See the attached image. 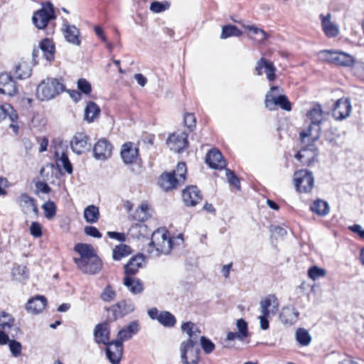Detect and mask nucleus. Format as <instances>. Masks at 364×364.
<instances>
[{"instance_id": "f257e3e1", "label": "nucleus", "mask_w": 364, "mask_h": 364, "mask_svg": "<svg viewBox=\"0 0 364 364\" xmlns=\"http://www.w3.org/2000/svg\"><path fill=\"white\" fill-rule=\"evenodd\" d=\"M74 249L80 255L79 258L74 259L75 262L82 272L95 274L100 271L102 262L91 245L79 243Z\"/></svg>"}, {"instance_id": "f03ea898", "label": "nucleus", "mask_w": 364, "mask_h": 364, "mask_svg": "<svg viewBox=\"0 0 364 364\" xmlns=\"http://www.w3.org/2000/svg\"><path fill=\"white\" fill-rule=\"evenodd\" d=\"M171 249L172 242L168 232L164 230H157L153 232L151 240L145 247V251L151 256L156 257L168 254Z\"/></svg>"}, {"instance_id": "7ed1b4c3", "label": "nucleus", "mask_w": 364, "mask_h": 364, "mask_svg": "<svg viewBox=\"0 0 364 364\" xmlns=\"http://www.w3.org/2000/svg\"><path fill=\"white\" fill-rule=\"evenodd\" d=\"M328 113H324L321 105L315 104L307 112L306 117L311 121L307 130L302 131L300 132V137L301 140H304L306 137L311 136L312 140L315 141L319 137L321 132V123L325 119Z\"/></svg>"}, {"instance_id": "20e7f679", "label": "nucleus", "mask_w": 364, "mask_h": 364, "mask_svg": "<svg viewBox=\"0 0 364 364\" xmlns=\"http://www.w3.org/2000/svg\"><path fill=\"white\" fill-rule=\"evenodd\" d=\"M65 89L63 83L56 78L43 80L37 87L36 97L41 101L53 99Z\"/></svg>"}, {"instance_id": "39448f33", "label": "nucleus", "mask_w": 364, "mask_h": 364, "mask_svg": "<svg viewBox=\"0 0 364 364\" xmlns=\"http://www.w3.org/2000/svg\"><path fill=\"white\" fill-rule=\"evenodd\" d=\"M261 315L258 317L260 328L267 330L269 328L268 318L277 314L279 308V301L274 294H269L259 302Z\"/></svg>"}, {"instance_id": "423d86ee", "label": "nucleus", "mask_w": 364, "mask_h": 364, "mask_svg": "<svg viewBox=\"0 0 364 364\" xmlns=\"http://www.w3.org/2000/svg\"><path fill=\"white\" fill-rule=\"evenodd\" d=\"M181 358L183 364H198L199 361L200 349L197 341L188 339L181 343L180 346Z\"/></svg>"}, {"instance_id": "0eeeda50", "label": "nucleus", "mask_w": 364, "mask_h": 364, "mask_svg": "<svg viewBox=\"0 0 364 364\" xmlns=\"http://www.w3.org/2000/svg\"><path fill=\"white\" fill-rule=\"evenodd\" d=\"M319 58L336 65L348 67L354 63L353 58L344 52L324 50L318 53Z\"/></svg>"}, {"instance_id": "6e6552de", "label": "nucleus", "mask_w": 364, "mask_h": 364, "mask_svg": "<svg viewBox=\"0 0 364 364\" xmlns=\"http://www.w3.org/2000/svg\"><path fill=\"white\" fill-rule=\"evenodd\" d=\"M294 185L297 191L309 193L314 186L313 173L307 169H301L294 174Z\"/></svg>"}, {"instance_id": "1a4fd4ad", "label": "nucleus", "mask_w": 364, "mask_h": 364, "mask_svg": "<svg viewBox=\"0 0 364 364\" xmlns=\"http://www.w3.org/2000/svg\"><path fill=\"white\" fill-rule=\"evenodd\" d=\"M54 18H55V15L53 5L48 2L33 14L32 21L36 28L43 29L47 26L48 22Z\"/></svg>"}, {"instance_id": "9d476101", "label": "nucleus", "mask_w": 364, "mask_h": 364, "mask_svg": "<svg viewBox=\"0 0 364 364\" xmlns=\"http://www.w3.org/2000/svg\"><path fill=\"white\" fill-rule=\"evenodd\" d=\"M279 87L272 86L270 88V92H267L265 98V106L269 110L275 109L277 106H279L284 110H291V104L287 97L284 95L275 96L272 92L278 91Z\"/></svg>"}, {"instance_id": "9b49d317", "label": "nucleus", "mask_w": 364, "mask_h": 364, "mask_svg": "<svg viewBox=\"0 0 364 364\" xmlns=\"http://www.w3.org/2000/svg\"><path fill=\"white\" fill-rule=\"evenodd\" d=\"M16 201L23 213L29 216H38V205L33 198L24 193L20 195Z\"/></svg>"}, {"instance_id": "f8f14e48", "label": "nucleus", "mask_w": 364, "mask_h": 364, "mask_svg": "<svg viewBox=\"0 0 364 364\" xmlns=\"http://www.w3.org/2000/svg\"><path fill=\"white\" fill-rule=\"evenodd\" d=\"M188 134L184 132H174L167 139V144L171 150L181 153L188 146Z\"/></svg>"}, {"instance_id": "ddd939ff", "label": "nucleus", "mask_w": 364, "mask_h": 364, "mask_svg": "<svg viewBox=\"0 0 364 364\" xmlns=\"http://www.w3.org/2000/svg\"><path fill=\"white\" fill-rule=\"evenodd\" d=\"M89 137L84 133H77L70 141L73 151L78 155L90 150L91 144Z\"/></svg>"}, {"instance_id": "4468645a", "label": "nucleus", "mask_w": 364, "mask_h": 364, "mask_svg": "<svg viewBox=\"0 0 364 364\" xmlns=\"http://www.w3.org/2000/svg\"><path fill=\"white\" fill-rule=\"evenodd\" d=\"M106 356L112 364H119L123 354V343L120 341H114L107 345Z\"/></svg>"}, {"instance_id": "2eb2a0df", "label": "nucleus", "mask_w": 364, "mask_h": 364, "mask_svg": "<svg viewBox=\"0 0 364 364\" xmlns=\"http://www.w3.org/2000/svg\"><path fill=\"white\" fill-rule=\"evenodd\" d=\"M0 90L1 93L14 96L18 93V86L12 76L7 73H0Z\"/></svg>"}, {"instance_id": "dca6fc26", "label": "nucleus", "mask_w": 364, "mask_h": 364, "mask_svg": "<svg viewBox=\"0 0 364 364\" xmlns=\"http://www.w3.org/2000/svg\"><path fill=\"white\" fill-rule=\"evenodd\" d=\"M134 310V305L131 301L123 300L112 306L108 311L112 313V319L116 320L132 313Z\"/></svg>"}, {"instance_id": "f3484780", "label": "nucleus", "mask_w": 364, "mask_h": 364, "mask_svg": "<svg viewBox=\"0 0 364 364\" xmlns=\"http://www.w3.org/2000/svg\"><path fill=\"white\" fill-rule=\"evenodd\" d=\"M112 144L105 139H100L94 146V156L97 160H106L111 157Z\"/></svg>"}, {"instance_id": "a211bd4d", "label": "nucleus", "mask_w": 364, "mask_h": 364, "mask_svg": "<svg viewBox=\"0 0 364 364\" xmlns=\"http://www.w3.org/2000/svg\"><path fill=\"white\" fill-rule=\"evenodd\" d=\"M255 70L258 75H262L264 73L269 81H273L276 77L274 64L265 58H262L257 62Z\"/></svg>"}, {"instance_id": "6ab92c4d", "label": "nucleus", "mask_w": 364, "mask_h": 364, "mask_svg": "<svg viewBox=\"0 0 364 364\" xmlns=\"http://www.w3.org/2000/svg\"><path fill=\"white\" fill-rule=\"evenodd\" d=\"M120 154L124 164H131L136 161L139 150L134 144L128 142L122 145Z\"/></svg>"}, {"instance_id": "aec40b11", "label": "nucleus", "mask_w": 364, "mask_h": 364, "mask_svg": "<svg viewBox=\"0 0 364 364\" xmlns=\"http://www.w3.org/2000/svg\"><path fill=\"white\" fill-rule=\"evenodd\" d=\"M183 202L188 206H195L202 200L200 191L197 186H190L183 191Z\"/></svg>"}, {"instance_id": "412c9836", "label": "nucleus", "mask_w": 364, "mask_h": 364, "mask_svg": "<svg viewBox=\"0 0 364 364\" xmlns=\"http://www.w3.org/2000/svg\"><path fill=\"white\" fill-rule=\"evenodd\" d=\"M205 161L213 168L222 169L226 166L222 154L216 149L209 151L206 154Z\"/></svg>"}, {"instance_id": "4be33fe9", "label": "nucleus", "mask_w": 364, "mask_h": 364, "mask_svg": "<svg viewBox=\"0 0 364 364\" xmlns=\"http://www.w3.org/2000/svg\"><path fill=\"white\" fill-rule=\"evenodd\" d=\"M351 111V105L347 99H339L336 101L333 115L336 119H343L349 116Z\"/></svg>"}, {"instance_id": "5701e85b", "label": "nucleus", "mask_w": 364, "mask_h": 364, "mask_svg": "<svg viewBox=\"0 0 364 364\" xmlns=\"http://www.w3.org/2000/svg\"><path fill=\"white\" fill-rule=\"evenodd\" d=\"M139 330L140 326L139 321H133L127 326L118 332L117 341H120V343H123L124 341L131 339Z\"/></svg>"}, {"instance_id": "b1692460", "label": "nucleus", "mask_w": 364, "mask_h": 364, "mask_svg": "<svg viewBox=\"0 0 364 364\" xmlns=\"http://www.w3.org/2000/svg\"><path fill=\"white\" fill-rule=\"evenodd\" d=\"M159 184L166 191L182 185L180 181H178L177 177L171 172L162 173L159 178Z\"/></svg>"}, {"instance_id": "393cba45", "label": "nucleus", "mask_w": 364, "mask_h": 364, "mask_svg": "<svg viewBox=\"0 0 364 364\" xmlns=\"http://www.w3.org/2000/svg\"><path fill=\"white\" fill-rule=\"evenodd\" d=\"M95 340L97 343L108 345L109 340V326L107 323H100L94 331Z\"/></svg>"}, {"instance_id": "a878e982", "label": "nucleus", "mask_w": 364, "mask_h": 364, "mask_svg": "<svg viewBox=\"0 0 364 364\" xmlns=\"http://www.w3.org/2000/svg\"><path fill=\"white\" fill-rule=\"evenodd\" d=\"M64 36L66 41L70 43H73L76 46H79L80 44V31L78 28L74 26L70 25L68 23V21L64 22Z\"/></svg>"}, {"instance_id": "bb28decb", "label": "nucleus", "mask_w": 364, "mask_h": 364, "mask_svg": "<svg viewBox=\"0 0 364 364\" xmlns=\"http://www.w3.org/2000/svg\"><path fill=\"white\" fill-rule=\"evenodd\" d=\"M47 301L43 296H36L28 300L26 304V310L33 314H37L41 312L46 307Z\"/></svg>"}, {"instance_id": "cd10ccee", "label": "nucleus", "mask_w": 364, "mask_h": 364, "mask_svg": "<svg viewBox=\"0 0 364 364\" xmlns=\"http://www.w3.org/2000/svg\"><path fill=\"white\" fill-rule=\"evenodd\" d=\"M320 17L323 30L326 36L328 37L336 36L338 34V27L331 21V15L330 14L326 16L321 14Z\"/></svg>"}, {"instance_id": "c85d7f7f", "label": "nucleus", "mask_w": 364, "mask_h": 364, "mask_svg": "<svg viewBox=\"0 0 364 364\" xmlns=\"http://www.w3.org/2000/svg\"><path fill=\"white\" fill-rule=\"evenodd\" d=\"M299 315V311L294 306H287L282 309L280 319L283 323L291 325L297 321Z\"/></svg>"}, {"instance_id": "c756f323", "label": "nucleus", "mask_w": 364, "mask_h": 364, "mask_svg": "<svg viewBox=\"0 0 364 364\" xmlns=\"http://www.w3.org/2000/svg\"><path fill=\"white\" fill-rule=\"evenodd\" d=\"M144 257L142 255H136L132 257L129 262L124 266L126 276L134 275L137 273L139 268L142 265Z\"/></svg>"}, {"instance_id": "7c9ffc66", "label": "nucleus", "mask_w": 364, "mask_h": 364, "mask_svg": "<svg viewBox=\"0 0 364 364\" xmlns=\"http://www.w3.org/2000/svg\"><path fill=\"white\" fill-rule=\"evenodd\" d=\"M56 157V164L60 168H63L68 173H73V166L68 159V155L62 151L60 153L58 149L55 151Z\"/></svg>"}, {"instance_id": "2f4dec72", "label": "nucleus", "mask_w": 364, "mask_h": 364, "mask_svg": "<svg viewBox=\"0 0 364 364\" xmlns=\"http://www.w3.org/2000/svg\"><path fill=\"white\" fill-rule=\"evenodd\" d=\"M124 285L129 289V291L134 294H137L142 292L144 286L139 279L132 278L129 276H125L123 279Z\"/></svg>"}, {"instance_id": "473e14b6", "label": "nucleus", "mask_w": 364, "mask_h": 364, "mask_svg": "<svg viewBox=\"0 0 364 364\" xmlns=\"http://www.w3.org/2000/svg\"><path fill=\"white\" fill-rule=\"evenodd\" d=\"M31 73L32 70L26 62H20L15 66L14 75L17 79H26L31 76Z\"/></svg>"}, {"instance_id": "72a5a7b5", "label": "nucleus", "mask_w": 364, "mask_h": 364, "mask_svg": "<svg viewBox=\"0 0 364 364\" xmlns=\"http://www.w3.org/2000/svg\"><path fill=\"white\" fill-rule=\"evenodd\" d=\"M4 119L6 117L9 118L11 122L10 124V127L14 129L15 133L18 132V125L17 124H14L17 122L18 114L16 111L14 109V107L9 104L4 105Z\"/></svg>"}, {"instance_id": "f704fd0d", "label": "nucleus", "mask_w": 364, "mask_h": 364, "mask_svg": "<svg viewBox=\"0 0 364 364\" xmlns=\"http://www.w3.org/2000/svg\"><path fill=\"white\" fill-rule=\"evenodd\" d=\"M100 107L95 102H90L87 103L85 109L84 119L88 122H92L100 115Z\"/></svg>"}, {"instance_id": "c9c22d12", "label": "nucleus", "mask_w": 364, "mask_h": 364, "mask_svg": "<svg viewBox=\"0 0 364 364\" xmlns=\"http://www.w3.org/2000/svg\"><path fill=\"white\" fill-rule=\"evenodd\" d=\"M100 218L99 208L95 205H90L84 210V218L87 223H95Z\"/></svg>"}, {"instance_id": "e433bc0d", "label": "nucleus", "mask_w": 364, "mask_h": 364, "mask_svg": "<svg viewBox=\"0 0 364 364\" xmlns=\"http://www.w3.org/2000/svg\"><path fill=\"white\" fill-rule=\"evenodd\" d=\"M181 330L188 336V339H193V341H196L199 335L200 334V331L199 328L196 326V324L191 321L183 323L181 326Z\"/></svg>"}, {"instance_id": "4c0bfd02", "label": "nucleus", "mask_w": 364, "mask_h": 364, "mask_svg": "<svg viewBox=\"0 0 364 364\" xmlns=\"http://www.w3.org/2000/svg\"><path fill=\"white\" fill-rule=\"evenodd\" d=\"M40 49L46 60H51L54 58L55 47L49 39L46 38L41 42Z\"/></svg>"}, {"instance_id": "58836bf2", "label": "nucleus", "mask_w": 364, "mask_h": 364, "mask_svg": "<svg viewBox=\"0 0 364 364\" xmlns=\"http://www.w3.org/2000/svg\"><path fill=\"white\" fill-rule=\"evenodd\" d=\"M132 253V249L129 246L120 244L114 247L112 250V257L114 260L119 261L123 257L129 256Z\"/></svg>"}, {"instance_id": "ea45409f", "label": "nucleus", "mask_w": 364, "mask_h": 364, "mask_svg": "<svg viewBox=\"0 0 364 364\" xmlns=\"http://www.w3.org/2000/svg\"><path fill=\"white\" fill-rule=\"evenodd\" d=\"M329 205L324 200L318 199L311 205V210L317 215L324 216L329 213Z\"/></svg>"}, {"instance_id": "a19ab883", "label": "nucleus", "mask_w": 364, "mask_h": 364, "mask_svg": "<svg viewBox=\"0 0 364 364\" xmlns=\"http://www.w3.org/2000/svg\"><path fill=\"white\" fill-rule=\"evenodd\" d=\"M314 154L311 151L303 149L298 152L295 158L304 166H309L314 161Z\"/></svg>"}, {"instance_id": "79ce46f5", "label": "nucleus", "mask_w": 364, "mask_h": 364, "mask_svg": "<svg viewBox=\"0 0 364 364\" xmlns=\"http://www.w3.org/2000/svg\"><path fill=\"white\" fill-rule=\"evenodd\" d=\"M158 321L166 327H173L176 324V320L173 314L164 311L160 312Z\"/></svg>"}, {"instance_id": "37998d69", "label": "nucleus", "mask_w": 364, "mask_h": 364, "mask_svg": "<svg viewBox=\"0 0 364 364\" xmlns=\"http://www.w3.org/2000/svg\"><path fill=\"white\" fill-rule=\"evenodd\" d=\"M134 219L138 221H145L150 217L148 205L142 203L134 212Z\"/></svg>"}, {"instance_id": "c03bdc74", "label": "nucleus", "mask_w": 364, "mask_h": 364, "mask_svg": "<svg viewBox=\"0 0 364 364\" xmlns=\"http://www.w3.org/2000/svg\"><path fill=\"white\" fill-rule=\"evenodd\" d=\"M242 35V31L239 30L235 26L227 25L222 28L220 38L225 39L231 36H240Z\"/></svg>"}, {"instance_id": "a18cd8bd", "label": "nucleus", "mask_w": 364, "mask_h": 364, "mask_svg": "<svg viewBox=\"0 0 364 364\" xmlns=\"http://www.w3.org/2000/svg\"><path fill=\"white\" fill-rule=\"evenodd\" d=\"M296 339L300 345L308 346L311 341V337L308 331L305 328H300L296 331Z\"/></svg>"}, {"instance_id": "49530a36", "label": "nucleus", "mask_w": 364, "mask_h": 364, "mask_svg": "<svg viewBox=\"0 0 364 364\" xmlns=\"http://www.w3.org/2000/svg\"><path fill=\"white\" fill-rule=\"evenodd\" d=\"M177 177L178 181L183 184L186 179V166L183 162L178 164L176 168L171 172Z\"/></svg>"}, {"instance_id": "de8ad7c7", "label": "nucleus", "mask_w": 364, "mask_h": 364, "mask_svg": "<svg viewBox=\"0 0 364 364\" xmlns=\"http://www.w3.org/2000/svg\"><path fill=\"white\" fill-rule=\"evenodd\" d=\"M44 210L45 217L50 220L54 218L56 214V207L53 202L48 200L42 205Z\"/></svg>"}, {"instance_id": "09e8293b", "label": "nucleus", "mask_w": 364, "mask_h": 364, "mask_svg": "<svg viewBox=\"0 0 364 364\" xmlns=\"http://www.w3.org/2000/svg\"><path fill=\"white\" fill-rule=\"evenodd\" d=\"M117 293L112 289V287L108 284L103 289L102 292L100 294V298L102 301L105 302H109L113 301L116 297Z\"/></svg>"}, {"instance_id": "8fccbe9b", "label": "nucleus", "mask_w": 364, "mask_h": 364, "mask_svg": "<svg viewBox=\"0 0 364 364\" xmlns=\"http://www.w3.org/2000/svg\"><path fill=\"white\" fill-rule=\"evenodd\" d=\"M326 274V271L323 268H320L317 266H313L309 269V277L313 279L316 280L318 278L323 277Z\"/></svg>"}, {"instance_id": "3c124183", "label": "nucleus", "mask_w": 364, "mask_h": 364, "mask_svg": "<svg viewBox=\"0 0 364 364\" xmlns=\"http://www.w3.org/2000/svg\"><path fill=\"white\" fill-rule=\"evenodd\" d=\"M1 316L2 319L1 320L0 325L4 329L10 328L13 326L14 318L11 314L5 311H2Z\"/></svg>"}, {"instance_id": "603ef678", "label": "nucleus", "mask_w": 364, "mask_h": 364, "mask_svg": "<svg viewBox=\"0 0 364 364\" xmlns=\"http://www.w3.org/2000/svg\"><path fill=\"white\" fill-rule=\"evenodd\" d=\"M13 275L21 281L28 277V272L25 266H18L13 269Z\"/></svg>"}, {"instance_id": "864d4df0", "label": "nucleus", "mask_w": 364, "mask_h": 364, "mask_svg": "<svg viewBox=\"0 0 364 364\" xmlns=\"http://www.w3.org/2000/svg\"><path fill=\"white\" fill-rule=\"evenodd\" d=\"M170 6V4L167 1L159 2L153 1L150 5V10L154 13H160L166 11Z\"/></svg>"}, {"instance_id": "5fc2aeb1", "label": "nucleus", "mask_w": 364, "mask_h": 364, "mask_svg": "<svg viewBox=\"0 0 364 364\" xmlns=\"http://www.w3.org/2000/svg\"><path fill=\"white\" fill-rule=\"evenodd\" d=\"M200 345L203 351L206 354L211 353L215 349V344L209 338L205 336L200 337Z\"/></svg>"}, {"instance_id": "6e6d98bb", "label": "nucleus", "mask_w": 364, "mask_h": 364, "mask_svg": "<svg viewBox=\"0 0 364 364\" xmlns=\"http://www.w3.org/2000/svg\"><path fill=\"white\" fill-rule=\"evenodd\" d=\"M9 347L13 356L17 358L21 355L22 346L18 341L11 340L9 343Z\"/></svg>"}, {"instance_id": "4d7b16f0", "label": "nucleus", "mask_w": 364, "mask_h": 364, "mask_svg": "<svg viewBox=\"0 0 364 364\" xmlns=\"http://www.w3.org/2000/svg\"><path fill=\"white\" fill-rule=\"evenodd\" d=\"M77 88L84 94L89 95L92 91L91 84L85 79L80 78L77 80Z\"/></svg>"}, {"instance_id": "13d9d810", "label": "nucleus", "mask_w": 364, "mask_h": 364, "mask_svg": "<svg viewBox=\"0 0 364 364\" xmlns=\"http://www.w3.org/2000/svg\"><path fill=\"white\" fill-rule=\"evenodd\" d=\"M226 176L230 185L234 186L237 189H240V184L239 178L232 171L226 169Z\"/></svg>"}, {"instance_id": "bf43d9fd", "label": "nucleus", "mask_w": 364, "mask_h": 364, "mask_svg": "<svg viewBox=\"0 0 364 364\" xmlns=\"http://www.w3.org/2000/svg\"><path fill=\"white\" fill-rule=\"evenodd\" d=\"M236 326L241 336H243L245 338L248 336L247 323L244 319H238L236 322Z\"/></svg>"}, {"instance_id": "052dcab7", "label": "nucleus", "mask_w": 364, "mask_h": 364, "mask_svg": "<svg viewBox=\"0 0 364 364\" xmlns=\"http://www.w3.org/2000/svg\"><path fill=\"white\" fill-rule=\"evenodd\" d=\"M184 124L190 129H193L196 127V117L191 113H187L183 119Z\"/></svg>"}, {"instance_id": "680f3d73", "label": "nucleus", "mask_w": 364, "mask_h": 364, "mask_svg": "<svg viewBox=\"0 0 364 364\" xmlns=\"http://www.w3.org/2000/svg\"><path fill=\"white\" fill-rule=\"evenodd\" d=\"M30 232L36 237H41L42 235V228L41 225L37 222H33L30 227Z\"/></svg>"}, {"instance_id": "e2e57ef3", "label": "nucleus", "mask_w": 364, "mask_h": 364, "mask_svg": "<svg viewBox=\"0 0 364 364\" xmlns=\"http://www.w3.org/2000/svg\"><path fill=\"white\" fill-rule=\"evenodd\" d=\"M85 232L86 235L93 237L100 238L102 237V234L94 226H86L85 228Z\"/></svg>"}, {"instance_id": "0e129e2a", "label": "nucleus", "mask_w": 364, "mask_h": 364, "mask_svg": "<svg viewBox=\"0 0 364 364\" xmlns=\"http://www.w3.org/2000/svg\"><path fill=\"white\" fill-rule=\"evenodd\" d=\"M243 26L246 28H247L248 30L252 31L255 34H260L261 35V37L259 39V41H263L266 39V33L260 29V28H258L257 27H255V26H245V25H243Z\"/></svg>"}, {"instance_id": "69168bd1", "label": "nucleus", "mask_w": 364, "mask_h": 364, "mask_svg": "<svg viewBox=\"0 0 364 364\" xmlns=\"http://www.w3.org/2000/svg\"><path fill=\"white\" fill-rule=\"evenodd\" d=\"M245 338L243 336H241L239 332H228L227 333V341H232L235 339L239 341H243Z\"/></svg>"}, {"instance_id": "338daca9", "label": "nucleus", "mask_w": 364, "mask_h": 364, "mask_svg": "<svg viewBox=\"0 0 364 364\" xmlns=\"http://www.w3.org/2000/svg\"><path fill=\"white\" fill-rule=\"evenodd\" d=\"M349 229L355 233H357L362 239H364V230L360 225H353L349 227Z\"/></svg>"}, {"instance_id": "774afa93", "label": "nucleus", "mask_w": 364, "mask_h": 364, "mask_svg": "<svg viewBox=\"0 0 364 364\" xmlns=\"http://www.w3.org/2000/svg\"><path fill=\"white\" fill-rule=\"evenodd\" d=\"M107 235L110 238L117 240L119 241H124L125 236L124 233L117 232H107Z\"/></svg>"}]
</instances>
